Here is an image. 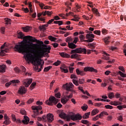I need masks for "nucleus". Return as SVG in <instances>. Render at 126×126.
I'll return each mask as SVG.
<instances>
[{"label": "nucleus", "mask_w": 126, "mask_h": 126, "mask_svg": "<svg viewBox=\"0 0 126 126\" xmlns=\"http://www.w3.org/2000/svg\"><path fill=\"white\" fill-rule=\"evenodd\" d=\"M22 9L25 12V13H27L29 12V9L27 7H26V8L24 7H23L22 8Z\"/></svg>", "instance_id": "44"}, {"label": "nucleus", "mask_w": 126, "mask_h": 126, "mask_svg": "<svg viewBox=\"0 0 126 126\" xmlns=\"http://www.w3.org/2000/svg\"><path fill=\"white\" fill-rule=\"evenodd\" d=\"M105 108L106 109H109L110 110H112V109H113V107L112 105H105Z\"/></svg>", "instance_id": "47"}, {"label": "nucleus", "mask_w": 126, "mask_h": 126, "mask_svg": "<svg viewBox=\"0 0 126 126\" xmlns=\"http://www.w3.org/2000/svg\"><path fill=\"white\" fill-rule=\"evenodd\" d=\"M29 118L27 116H25L24 120H22V123L24 124V125H28L29 123Z\"/></svg>", "instance_id": "19"}, {"label": "nucleus", "mask_w": 126, "mask_h": 126, "mask_svg": "<svg viewBox=\"0 0 126 126\" xmlns=\"http://www.w3.org/2000/svg\"><path fill=\"white\" fill-rule=\"evenodd\" d=\"M5 30V28L4 27L1 28L0 29L1 33H2V34H4Z\"/></svg>", "instance_id": "56"}, {"label": "nucleus", "mask_w": 126, "mask_h": 126, "mask_svg": "<svg viewBox=\"0 0 126 126\" xmlns=\"http://www.w3.org/2000/svg\"><path fill=\"white\" fill-rule=\"evenodd\" d=\"M55 97H56V98H58V99H60V98H61V93H58L55 94Z\"/></svg>", "instance_id": "52"}, {"label": "nucleus", "mask_w": 126, "mask_h": 126, "mask_svg": "<svg viewBox=\"0 0 126 126\" xmlns=\"http://www.w3.org/2000/svg\"><path fill=\"white\" fill-rule=\"evenodd\" d=\"M70 78H71V79H73V78L74 79H77V76H76V75L72 74L70 75Z\"/></svg>", "instance_id": "48"}, {"label": "nucleus", "mask_w": 126, "mask_h": 126, "mask_svg": "<svg viewBox=\"0 0 126 126\" xmlns=\"http://www.w3.org/2000/svg\"><path fill=\"white\" fill-rule=\"evenodd\" d=\"M5 68H6L5 65H0V72H5Z\"/></svg>", "instance_id": "23"}, {"label": "nucleus", "mask_w": 126, "mask_h": 126, "mask_svg": "<svg viewBox=\"0 0 126 126\" xmlns=\"http://www.w3.org/2000/svg\"><path fill=\"white\" fill-rule=\"evenodd\" d=\"M85 81L84 79H79L78 80L73 79L72 80L73 83L76 85V86H79V84H83Z\"/></svg>", "instance_id": "9"}, {"label": "nucleus", "mask_w": 126, "mask_h": 126, "mask_svg": "<svg viewBox=\"0 0 126 126\" xmlns=\"http://www.w3.org/2000/svg\"><path fill=\"white\" fill-rule=\"evenodd\" d=\"M36 82L32 83V84L31 85L30 87V89H31V90H33V89L35 88V86H36Z\"/></svg>", "instance_id": "32"}, {"label": "nucleus", "mask_w": 126, "mask_h": 126, "mask_svg": "<svg viewBox=\"0 0 126 126\" xmlns=\"http://www.w3.org/2000/svg\"><path fill=\"white\" fill-rule=\"evenodd\" d=\"M117 119L118 121H120V122H123V116L120 115V116H118L117 117Z\"/></svg>", "instance_id": "54"}, {"label": "nucleus", "mask_w": 126, "mask_h": 126, "mask_svg": "<svg viewBox=\"0 0 126 126\" xmlns=\"http://www.w3.org/2000/svg\"><path fill=\"white\" fill-rule=\"evenodd\" d=\"M71 54H86L87 53V50H86V49L82 47H80L76 48L75 50H72L71 52Z\"/></svg>", "instance_id": "6"}, {"label": "nucleus", "mask_w": 126, "mask_h": 126, "mask_svg": "<svg viewBox=\"0 0 126 126\" xmlns=\"http://www.w3.org/2000/svg\"><path fill=\"white\" fill-rule=\"evenodd\" d=\"M34 101V99L33 98H30L27 101V104H31V103H33V102Z\"/></svg>", "instance_id": "45"}, {"label": "nucleus", "mask_w": 126, "mask_h": 126, "mask_svg": "<svg viewBox=\"0 0 126 126\" xmlns=\"http://www.w3.org/2000/svg\"><path fill=\"white\" fill-rule=\"evenodd\" d=\"M59 102V99L56 98L54 96H51L48 100H47L45 103L49 106H53V105H57Z\"/></svg>", "instance_id": "4"}, {"label": "nucleus", "mask_w": 126, "mask_h": 126, "mask_svg": "<svg viewBox=\"0 0 126 126\" xmlns=\"http://www.w3.org/2000/svg\"><path fill=\"white\" fill-rule=\"evenodd\" d=\"M20 82L18 80H13L11 81L12 83H19Z\"/></svg>", "instance_id": "62"}, {"label": "nucleus", "mask_w": 126, "mask_h": 126, "mask_svg": "<svg viewBox=\"0 0 126 126\" xmlns=\"http://www.w3.org/2000/svg\"><path fill=\"white\" fill-rule=\"evenodd\" d=\"M89 116H90V112L86 113L82 118H83V119H88L89 118Z\"/></svg>", "instance_id": "29"}, {"label": "nucleus", "mask_w": 126, "mask_h": 126, "mask_svg": "<svg viewBox=\"0 0 126 126\" xmlns=\"http://www.w3.org/2000/svg\"><path fill=\"white\" fill-rule=\"evenodd\" d=\"M72 16L75 18L76 20L75 21H78V20H79V17H78V16L76 15H72Z\"/></svg>", "instance_id": "43"}, {"label": "nucleus", "mask_w": 126, "mask_h": 126, "mask_svg": "<svg viewBox=\"0 0 126 126\" xmlns=\"http://www.w3.org/2000/svg\"><path fill=\"white\" fill-rule=\"evenodd\" d=\"M79 40V39H78V37H75V38H74V41H73V43L74 44H76V43L78 42Z\"/></svg>", "instance_id": "55"}, {"label": "nucleus", "mask_w": 126, "mask_h": 126, "mask_svg": "<svg viewBox=\"0 0 126 126\" xmlns=\"http://www.w3.org/2000/svg\"><path fill=\"white\" fill-rule=\"evenodd\" d=\"M115 97L117 98V99H119V98H121V94H119L118 93H117L115 94Z\"/></svg>", "instance_id": "61"}, {"label": "nucleus", "mask_w": 126, "mask_h": 126, "mask_svg": "<svg viewBox=\"0 0 126 126\" xmlns=\"http://www.w3.org/2000/svg\"><path fill=\"white\" fill-rule=\"evenodd\" d=\"M111 39V36H108L104 38V42L106 44V45H108L109 43H110V40Z\"/></svg>", "instance_id": "25"}, {"label": "nucleus", "mask_w": 126, "mask_h": 126, "mask_svg": "<svg viewBox=\"0 0 126 126\" xmlns=\"http://www.w3.org/2000/svg\"><path fill=\"white\" fill-rule=\"evenodd\" d=\"M68 47L69 48V49H75L77 46L73 42H68Z\"/></svg>", "instance_id": "21"}, {"label": "nucleus", "mask_w": 126, "mask_h": 126, "mask_svg": "<svg viewBox=\"0 0 126 126\" xmlns=\"http://www.w3.org/2000/svg\"><path fill=\"white\" fill-rule=\"evenodd\" d=\"M21 69L22 70L23 72L25 73V75H28L29 76L31 75V74H30L28 72H26V68L24 67V66H21Z\"/></svg>", "instance_id": "24"}, {"label": "nucleus", "mask_w": 126, "mask_h": 126, "mask_svg": "<svg viewBox=\"0 0 126 126\" xmlns=\"http://www.w3.org/2000/svg\"><path fill=\"white\" fill-rule=\"evenodd\" d=\"M23 30L25 32H28L30 30V27L27 26L26 27L23 28Z\"/></svg>", "instance_id": "39"}, {"label": "nucleus", "mask_w": 126, "mask_h": 126, "mask_svg": "<svg viewBox=\"0 0 126 126\" xmlns=\"http://www.w3.org/2000/svg\"><path fill=\"white\" fill-rule=\"evenodd\" d=\"M115 97V94H114V93H110L108 94V97L109 99H112V98H114Z\"/></svg>", "instance_id": "34"}, {"label": "nucleus", "mask_w": 126, "mask_h": 126, "mask_svg": "<svg viewBox=\"0 0 126 126\" xmlns=\"http://www.w3.org/2000/svg\"><path fill=\"white\" fill-rule=\"evenodd\" d=\"M36 105H39L38 106H32V109L34 111L35 116H38L39 115V110H42V106L41 105H43V102L40 101V100L36 102Z\"/></svg>", "instance_id": "5"}, {"label": "nucleus", "mask_w": 126, "mask_h": 126, "mask_svg": "<svg viewBox=\"0 0 126 126\" xmlns=\"http://www.w3.org/2000/svg\"><path fill=\"white\" fill-rule=\"evenodd\" d=\"M81 123L84 125H87V124H89V121L85 120H83L81 121Z\"/></svg>", "instance_id": "46"}, {"label": "nucleus", "mask_w": 126, "mask_h": 126, "mask_svg": "<svg viewBox=\"0 0 126 126\" xmlns=\"http://www.w3.org/2000/svg\"><path fill=\"white\" fill-rule=\"evenodd\" d=\"M4 119L5 120V122H3V124L4 125H6L7 126V125H9L10 124V121H9V118L7 117V115L6 114H5L4 115Z\"/></svg>", "instance_id": "17"}, {"label": "nucleus", "mask_w": 126, "mask_h": 126, "mask_svg": "<svg viewBox=\"0 0 126 126\" xmlns=\"http://www.w3.org/2000/svg\"><path fill=\"white\" fill-rule=\"evenodd\" d=\"M59 55L61 56V57H62V58H69L70 56H69V55L67 54L66 53L64 52H62V53H60Z\"/></svg>", "instance_id": "22"}, {"label": "nucleus", "mask_w": 126, "mask_h": 126, "mask_svg": "<svg viewBox=\"0 0 126 126\" xmlns=\"http://www.w3.org/2000/svg\"><path fill=\"white\" fill-rule=\"evenodd\" d=\"M17 37L18 39H23V41L26 44L25 48L29 50L31 54L35 53V50L33 49V46L37 47H42V46H43V47H44V48L45 49V51L40 50L38 51L37 55L40 54V52L42 51L45 52L44 55L46 54V52H47L48 53H50L51 47H48V46H47L46 44H44V42H43V41H40V40H38L35 38H33V37L30 35H27L24 36V34H23L22 32H18Z\"/></svg>", "instance_id": "2"}, {"label": "nucleus", "mask_w": 126, "mask_h": 126, "mask_svg": "<svg viewBox=\"0 0 126 126\" xmlns=\"http://www.w3.org/2000/svg\"><path fill=\"white\" fill-rule=\"evenodd\" d=\"M64 119H66L67 122L72 121H80L82 119V116L79 114H75V113L70 112Z\"/></svg>", "instance_id": "3"}, {"label": "nucleus", "mask_w": 126, "mask_h": 126, "mask_svg": "<svg viewBox=\"0 0 126 126\" xmlns=\"http://www.w3.org/2000/svg\"><path fill=\"white\" fill-rule=\"evenodd\" d=\"M86 38L88 40H84V42H85V43H91L94 41V38H95V35L94 34H87Z\"/></svg>", "instance_id": "7"}, {"label": "nucleus", "mask_w": 126, "mask_h": 126, "mask_svg": "<svg viewBox=\"0 0 126 126\" xmlns=\"http://www.w3.org/2000/svg\"><path fill=\"white\" fill-rule=\"evenodd\" d=\"M118 109H119V110H120V111L123 110V109L124 108H126V105H118L117 106Z\"/></svg>", "instance_id": "37"}, {"label": "nucleus", "mask_w": 126, "mask_h": 126, "mask_svg": "<svg viewBox=\"0 0 126 126\" xmlns=\"http://www.w3.org/2000/svg\"><path fill=\"white\" fill-rule=\"evenodd\" d=\"M35 2L36 3H38L39 6H40V7H41V9H43V7H44V6H45V4L43 3H40V1H35Z\"/></svg>", "instance_id": "30"}, {"label": "nucleus", "mask_w": 126, "mask_h": 126, "mask_svg": "<svg viewBox=\"0 0 126 126\" xmlns=\"http://www.w3.org/2000/svg\"><path fill=\"white\" fill-rule=\"evenodd\" d=\"M54 20H61V18L59 17V16H55L54 17Z\"/></svg>", "instance_id": "64"}, {"label": "nucleus", "mask_w": 126, "mask_h": 126, "mask_svg": "<svg viewBox=\"0 0 126 126\" xmlns=\"http://www.w3.org/2000/svg\"><path fill=\"white\" fill-rule=\"evenodd\" d=\"M94 33L96 35H98L100 36L101 35V31H98V30H95L94 32Z\"/></svg>", "instance_id": "40"}, {"label": "nucleus", "mask_w": 126, "mask_h": 126, "mask_svg": "<svg viewBox=\"0 0 126 126\" xmlns=\"http://www.w3.org/2000/svg\"><path fill=\"white\" fill-rule=\"evenodd\" d=\"M26 45V44L24 43V40H23L16 44L15 49H16L18 52L25 53L26 55H24V57L25 60L29 61L32 60L36 65L34 68V70L37 71V72H40V71L43 69V65H44V62L41 59L45 56V51H41L40 52L39 54L37 55L35 54L33 56L29 49L25 48Z\"/></svg>", "instance_id": "1"}, {"label": "nucleus", "mask_w": 126, "mask_h": 126, "mask_svg": "<svg viewBox=\"0 0 126 126\" xmlns=\"http://www.w3.org/2000/svg\"><path fill=\"white\" fill-rule=\"evenodd\" d=\"M101 32L102 34L106 35V34H107V31L106 29H102Z\"/></svg>", "instance_id": "60"}, {"label": "nucleus", "mask_w": 126, "mask_h": 126, "mask_svg": "<svg viewBox=\"0 0 126 126\" xmlns=\"http://www.w3.org/2000/svg\"><path fill=\"white\" fill-rule=\"evenodd\" d=\"M48 123H52L54 121V115L53 114H48L47 115Z\"/></svg>", "instance_id": "16"}, {"label": "nucleus", "mask_w": 126, "mask_h": 126, "mask_svg": "<svg viewBox=\"0 0 126 126\" xmlns=\"http://www.w3.org/2000/svg\"><path fill=\"white\" fill-rule=\"evenodd\" d=\"M74 87V86L72 83H69L68 84L66 85V90L67 91H71V92L75 93V92L72 90V88H73Z\"/></svg>", "instance_id": "14"}, {"label": "nucleus", "mask_w": 126, "mask_h": 126, "mask_svg": "<svg viewBox=\"0 0 126 126\" xmlns=\"http://www.w3.org/2000/svg\"><path fill=\"white\" fill-rule=\"evenodd\" d=\"M118 73H119V74H120V76H121L122 77H124V78L126 77V73H124L121 71H119Z\"/></svg>", "instance_id": "35"}, {"label": "nucleus", "mask_w": 126, "mask_h": 126, "mask_svg": "<svg viewBox=\"0 0 126 126\" xmlns=\"http://www.w3.org/2000/svg\"><path fill=\"white\" fill-rule=\"evenodd\" d=\"M42 121L43 122H47V116H46V115H43L42 116Z\"/></svg>", "instance_id": "53"}, {"label": "nucleus", "mask_w": 126, "mask_h": 126, "mask_svg": "<svg viewBox=\"0 0 126 126\" xmlns=\"http://www.w3.org/2000/svg\"><path fill=\"white\" fill-rule=\"evenodd\" d=\"M26 92H27V90H26V89L25 88V87L24 86L20 87L19 90L18 91V93L19 94H20L21 95L25 94Z\"/></svg>", "instance_id": "15"}, {"label": "nucleus", "mask_w": 126, "mask_h": 126, "mask_svg": "<svg viewBox=\"0 0 126 126\" xmlns=\"http://www.w3.org/2000/svg\"><path fill=\"white\" fill-rule=\"evenodd\" d=\"M66 43H69V42H72V38L71 37H68L66 39Z\"/></svg>", "instance_id": "42"}, {"label": "nucleus", "mask_w": 126, "mask_h": 126, "mask_svg": "<svg viewBox=\"0 0 126 126\" xmlns=\"http://www.w3.org/2000/svg\"><path fill=\"white\" fill-rule=\"evenodd\" d=\"M53 66H48L46 67H45L44 69V71L47 72V71H49V69H51Z\"/></svg>", "instance_id": "36"}, {"label": "nucleus", "mask_w": 126, "mask_h": 126, "mask_svg": "<svg viewBox=\"0 0 126 126\" xmlns=\"http://www.w3.org/2000/svg\"><path fill=\"white\" fill-rule=\"evenodd\" d=\"M14 70L16 72H20V69H19V68H18V67H16L15 68H14Z\"/></svg>", "instance_id": "59"}, {"label": "nucleus", "mask_w": 126, "mask_h": 126, "mask_svg": "<svg viewBox=\"0 0 126 126\" xmlns=\"http://www.w3.org/2000/svg\"><path fill=\"white\" fill-rule=\"evenodd\" d=\"M39 30L40 31H45L46 30V27H44L43 25L39 27Z\"/></svg>", "instance_id": "49"}, {"label": "nucleus", "mask_w": 126, "mask_h": 126, "mask_svg": "<svg viewBox=\"0 0 126 126\" xmlns=\"http://www.w3.org/2000/svg\"><path fill=\"white\" fill-rule=\"evenodd\" d=\"M59 117H60V118H62V119H65V117H66V114H65V113L63 112H62L59 114Z\"/></svg>", "instance_id": "33"}, {"label": "nucleus", "mask_w": 126, "mask_h": 126, "mask_svg": "<svg viewBox=\"0 0 126 126\" xmlns=\"http://www.w3.org/2000/svg\"><path fill=\"white\" fill-rule=\"evenodd\" d=\"M98 113H99V110L94 109L91 112V116H95V115H97Z\"/></svg>", "instance_id": "28"}, {"label": "nucleus", "mask_w": 126, "mask_h": 126, "mask_svg": "<svg viewBox=\"0 0 126 126\" xmlns=\"http://www.w3.org/2000/svg\"><path fill=\"white\" fill-rule=\"evenodd\" d=\"M92 11H93L94 13V14H96V15H97V16H100V13L98 11V9L97 8H93L92 9Z\"/></svg>", "instance_id": "27"}, {"label": "nucleus", "mask_w": 126, "mask_h": 126, "mask_svg": "<svg viewBox=\"0 0 126 126\" xmlns=\"http://www.w3.org/2000/svg\"><path fill=\"white\" fill-rule=\"evenodd\" d=\"M88 108V106L86 104H84V106H82V109L83 111H86L87 109Z\"/></svg>", "instance_id": "41"}, {"label": "nucleus", "mask_w": 126, "mask_h": 126, "mask_svg": "<svg viewBox=\"0 0 126 126\" xmlns=\"http://www.w3.org/2000/svg\"><path fill=\"white\" fill-rule=\"evenodd\" d=\"M20 113L22 115H26V111H25L24 109H22L20 110Z\"/></svg>", "instance_id": "58"}, {"label": "nucleus", "mask_w": 126, "mask_h": 126, "mask_svg": "<svg viewBox=\"0 0 126 126\" xmlns=\"http://www.w3.org/2000/svg\"><path fill=\"white\" fill-rule=\"evenodd\" d=\"M62 63V62H61V61L58 60L57 62H56L55 63H53V65H55L56 66H58V65H60V64H61V63Z\"/></svg>", "instance_id": "38"}, {"label": "nucleus", "mask_w": 126, "mask_h": 126, "mask_svg": "<svg viewBox=\"0 0 126 126\" xmlns=\"http://www.w3.org/2000/svg\"><path fill=\"white\" fill-rule=\"evenodd\" d=\"M7 47L6 43H4L3 45L1 46V50L0 54L1 56H3V54H5V53H8V49H7Z\"/></svg>", "instance_id": "10"}, {"label": "nucleus", "mask_w": 126, "mask_h": 126, "mask_svg": "<svg viewBox=\"0 0 126 126\" xmlns=\"http://www.w3.org/2000/svg\"><path fill=\"white\" fill-rule=\"evenodd\" d=\"M76 72L78 75H81V76H83L85 75V73H84V71L79 70V68H77L76 70Z\"/></svg>", "instance_id": "18"}, {"label": "nucleus", "mask_w": 126, "mask_h": 126, "mask_svg": "<svg viewBox=\"0 0 126 126\" xmlns=\"http://www.w3.org/2000/svg\"><path fill=\"white\" fill-rule=\"evenodd\" d=\"M72 94H70L69 95L65 96L64 97L61 99V102L62 104H66L69 99H70V98H72Z\"/></svg>", "instance_id": "8"}, {"label": "nucleus", "mask_w": 126, "mask_h": 126, "mask_svg": "<svg viewBox=\"0 0 126 126\" xmlns=\"http://www.w3.org/2000/svg\"><path fill=\"white\" fill-rule=\"evenodd\" d=\"M52 13H53L52 12L49 11H45L44 12H43L42 13H38L37 17L38 18H40V17H41L42 15H43V16H46V15H48V16H50L52 15Z\"/></svg>", "instance_id": "13"}, {"label": "nucleus", "mask_w": 126, "mask_h": 126, "mask_svg": "<svg viewBox=\"0 0 126 126\" xmlns=\"http://www.w3.org/2000/svg\"><path fill=\"white\" fill-rule=\"evenodd\" d=\"M84 71L85 72H87V71H90V72H95V73H97V72H98V70H97V69L94 68L93 67L89 66L85 67L84 68Z\"/></svg>", "instance_id": "11"}, {"label": "nucleus", "mask_w": 126, "mask_h": 126, "mask_svg": "<svg viewBox=\"0 0 126 126\" xmlns=\"http://www.w3.org/2000/svg\"><path fill=\"white\" fill-rule=\"evenodd\" d=\"M33 79H25L23 81V84L25 87H29V85L32 83Z\"/></svg>", "instance_id": "12"}, {"label": "nucleus", "mask_w": 126, "mask_h": 126, "mask_svg": "<svg viewBox=\"0 0 126 126\" xmlns=\"http://www.w3.org/2000/svg\"><path fill=\"white\" fill-rule=\"evenodd\" d=\"M52 46H53V47L54 48H58V46H59V44L57 43H54L52 44Z\"/></svg>", "instance_id": "63"}, {"label": "nucleus", "mask_w": 126, "mask_h": 126, "mask_svg": "<svg viewBox=\"0 0 126 126\" xmlns=\"http://www.w3.org/2000/svg\"><path fill=\"white\" fill-rule=\"evenodd\" d=\"M110 105H114V106H118V105H119L120 103L118 102H114L113 101L110 102Z\"/></svg>", "instance_id": "51"}, {"label": "nucleus", "mask_w": 126, "mask_h": 126, "mask_svg": "<svg viewBox=\"0 0 126 126\" xmlns=\"http://www.w3.org/2000/svg\"><path fill=\"white\" fill-rule=\"evenodd\" d=\"M90 16H91V17H89L88 16H86V20H90L92 19L93 17V15H90Z\"/></svg>", "instance_id": "57"}, {"label": "nucleus", "mask_w": 126, "mask_h": 126, "mask_svg": "<svg viewBox=\"0 0 126 126\" xmlns=\"http://www.w3.org/2000/svg\"><path fill=\"white\" fill-rule=\"evenodd\" d=\"M119 69H120V70H121V71H122L123 72H126V70H125L124 66H120L119 67Z\"/></svg>", "instance_id": "50"}, {"label": "nucleus", "mask_w": 126, "mask_h": 126, "mask_svg": "<svg viewBox=\"0 0 126 126\" xmlns=\"http://www.w3.org/2000/svg\"><path fill=\"white\" fill-rule=\"evenodd\" d=\"M48 38L50 41H52V42H56V40H57V38L53 37L52 35L49 36Z\"/></svg>", "instance_id": "31"}, {"label": "nucleus", "mask_w": 126, "mask_h": 126, "mask_svg": "<svg viewBox=\"0 0 126 126\" xmlns=\"http://www.w3.org/2000/svg\"><path fill=\"white\" fill-rule=\"evenodd\" d=\"M4 20H5V24L6 25H8L9 24H11V19L8 18H5L4 19Z\"/></svg>", "instance_id": "26"}, {"label": "nucleus", "mask_w": 126, "mask_h": 126, "mask_svg": "<svg viewBox=\"0 0 126 126\" xmlns=\"http://www.w3.org/2000/svg\"><path fill=\"white\" fill-rule=\"evenodd\" d=\"M60 69L61 71L64 72V73H67L68 72V69H67V67L65 65H63V67H60Z\"/></svg>", "instance_id": "20"}]
</instances>
